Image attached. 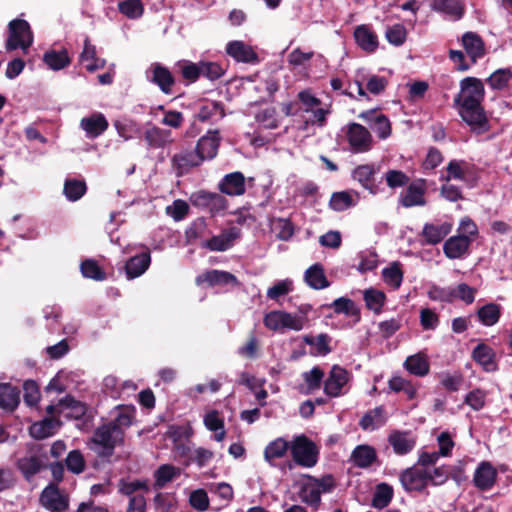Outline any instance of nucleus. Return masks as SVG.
<instances>
[{
	"mask_svg": "<svg viewBox=\"0 0 512 512\" xmlns=\"http://www.w3.org/2000/svg\"><path fill=\"white\" fill-rule=\"evenodd\" d=\"M424 194V181L421 180L420 182H413L408 185L405 193L401 195L399 203L405 208L423 206L426 204Z\"/></svg>",
	"mask_w": 512,
	"mask_h": 512,
	"instance_id": "nucleus-24",
	"label": "nucleus"
},
{
	"mask_svg": "<svg viewBox=\"0 0 512 512\" xmlns=\"http://www.w3.org/2000/svg\"><path fill=\"white\" fill-rule=\"evenodd\" d=\"M290 452L293 462L298 466L312 468L318 463L319 448L304 434L293 438Z\"/></svg>",
	"mask_w": 512,
	"mask_h": 512,
	"instance_id": "nucleus-3",
	"label": "nucleus"
},
{
	"mask_svg": "<svg viewBox=\"0 0 512 512\" xmlns=\"http://www.w3.org/2000/svg\"><path fill=\"white\" fill-rule=\"evenodd\" d=\"M405 369L412 375L423 377L429 373L430 365L422 353L408 356L404 362Z\"/></svg>",
	"mask_w": 512,
	"mask_h": 512,
	"instance_id": "nucleus-38",
	"label": "nucleus"
},
{
	"mask_svg": "<svg viewBox=\"0 0 512 512\" xmlns=\"http://www.w3.org/2000/svg\"><path fill=\"white\" fill-rule=\"evenodd\" d=\"M347 370L334 365L329 373L328 378L324 381V392L330 397H338L342 388L348 381Z\"/></svg>",
	"mask_w": 512,
	"mask_h": 512,
	"instance_id": "nucleus-16",
	"label": "nucleus"
},
{
	"mask_svg": "<svg viewBox=\"0 0 512 512\" xmlns=\"http://www.w3.org/2000/svg\"><path fill=\"white\" fill-rule=\"evenodd\" d=\"M149 490L148 480L135 479L133 481H127L125 479H120L118 483L119 493L128 496L129 498L138 495V491L148 493Z\"/></svg>",
	"mask_w": 512,
	"mask_h": 512,
	"instance_id": "nucleus-42",
	"label": "nucleus"
},
{
	"mask_svg": "<svg viewBox=\"0 0 512 512\" xmlns=\"http://www.w3.org/2000/svg\"><path fill=\"white\" fill-rule=\"evenodd\" d=\"M475 293L476 289L470 287L466 283H460L454 289L449 291V296L452 298H458L466 304H472L475 300Z\"/></svg>",
	"mask_w": 512,
	"mask_h": 512,
	"instance_id": "nucleus-59",
	"label": "nucleus"
},
{
	"mask_svg": "<svg viewBox=\"0 0 512 512\" xmlns=\"http://www.w3.org/2000/svg\"><path fill=\"white\" fill-rule=\"evenodd\" d=\"M484 98V84L476 77L462 79L460 92L454 98L460 117L472 131L477 133L489 130V121L482 105Z\"/></svg>",
	"mask_w": 512,
	"mask_h": 512,
	"instance_id": "nucleus-2",
	"label": "nucleus"
},
{
	"mask_svg": "<svg viewBox=\"0 0 512 512\" xmlns=\"http://www.w3.org/2000/svg\"><path fill=\"white\" fill-rule=\"evenodd\" d=\"M16 468L20 471L23 478L30 482L41 471L47 469L48 458L43 455H26L16 460Z\"/></svg>",
	"mask_w": 512,
	"mask_h": 512,
	"instance_id": "nucleus-8",
	"label": "nucleus"
},
{
	"mask_svg": "<svg viewBox=\"0 0 512 512\" xmlns=\"http://www.w3.org/2000/svg\"><path fill=\"white\" fill-rule=\"evenodd\" d=\"M172 167L177 176L188 173L192 168L200 166L203 161L196 151H184L175 154L171 159Z\"/></svg>",
	"mask_w": 512,
	"mask_h": 512,
	"instance_id": "nucleus-20",
	"label": "nucleus"
},
{
	"mask_svg": "<svg viewBox=\"0 0 512 512\" xmlns=\"http://www.w3.org/2000/svg\"><path fill=\"white\" fill-rule=\"evenodd\" d=\"M24 402L27 406L34 407L40 401V390L36 381L26 380L23 384Z\"/></svg>",
	"mask_w": 512,
	"mask_h": 512,
	"instance_id": "nucleus-56",
	"label": "nucleus"
},
{
	"mask_svg": "<svg viewBox=\"0 0 512 512\" xmlns=\"http://www.w3.org/2000/svg\"><path fill=\"white\" fill-rule=\"evenodd\" d=\"M462 45L472 64H475L486 54L485 43L482 37L476 32L469 31L464 33L462 36Z\"/></svg>",
	"mask_w": 512,
	"mask_h": 512,
	"instance_id": "nucleus-19",
	"label": "nucleus"
},
{
	"mask_svg": "<svg viewBox=\"0 0 512 512\" xmlns=\"http://www.w3.org/2000/svg\"><path fill=\"white\" fill-rule=\"evenodd\" d=\"M87 186L84 180L67 179L64 183V194L70 201L79 200L86 192Z\"/></svg>",
	"mask_w": 512,
	"mask_h": 512,
	"instance_id": "nucleus-50",
	"label": "nucleus"
},
{
	"mask_svg": "<svg viewBox=\"0 0 512 512\" xmlns=\"http://www.w3.org/2000/svg\"><path fill=\"white\" fill-rule=\"evenodd\" d=\"M221 142L218 129L209 130L202 136L195 147V151L202 158V161L211 160L216 157Z\"/></svg>",
	"mask_w": 512,
	"mask_h": 512,
	"instance_id": "nucleus-11",
	"label": "nucleus"
},
{
	"mask_svg": "<svg viewBox=\"0 0 512 512\" xmlns=\"http://www.w3.org/2000/svg\"><path fill=\"white\" fill-rule=\"evenodd\" d=\"M303 378L308 389L307 393H310L321 387L324 371L319 366H315L310 371L304 372Z\"/></svg>",
	"mask_w": 512,
	"mask_h": 512,
	"instance_id": "nucleus-54",
	"label": "nucleus"
},
{
	"mask_svg": "<svg viewBox=\"0 0 512 512\" xmlns=\"http://www.w3.org/2000/svg\"><path fill=\"white\" fill-rule=\"evenodd\" d=\"M149 72L151 73L149 80L153 84L157 85L164 94H172V88L175 85V77L167 67L156 62L151 64Z\"/></svg>",
	"mask_w": 512,
	"mask_h": 512,
	"instance_id": "nucleus-12",
	"label": "nucleus"
},
{
	"mask_svg": "<svg viewBox=\"0 0 512 512\" xmlns=\"http://www.w3.org/2000/svg\"><path fill=\"white\" fill-rule=\"evenodd\" d=\"M511 78V70L509 68H502L494 71L486 79V83L494 90H503L508 86Z\"/></svg>",
	"mask_w": 512,
	"mask_h": 512,
	"instance_id": "nucleus-49",
	"label": "nucleus"
},
{
	"mask_svg": "<svg viewBox=\"0 0 512 512\" xmlns=\"http://www.w3.org/2000/svg\"><path fill=\"white\" fill-rule=\"evenodd\" d=\"M44 63L52 70H61L71 63V58L66 49L60 51L49 50L43 56Z\"/></svg>",
	"mask_w": 512,
	"mask_h": 512,
	"instance_id": "nucleus-39",
	"label": "nucleus"
},
{
	"mask_svg": "<svg viewBox=\"0 0 512 512\" xmlns=\"http://www.w3.org/2000/svg\"><path fill=\"white\" fill-rule=\"evenodd\" d=\"M61 422L55 418H44L30 427V435L37 440H42L55 434L56 428Z\"/></svg>",
	"mask_w": 512,
	"mask_h": 512,
	"instance_id": "nucleus-37",
	"label": "nucleus"
},
{
	"mask_svg": "<svg viewBox=\"0 0 512 512\" xmlns=\"http://www.w3.org/2000/svg\"><path fill=\"white\" fill-rule=\"evenodd\" d=\"M218 188L223 194L241 196L246 191L245 176L239 171L226 174L220 181Z\"/></svg>",
	"mask_w": 512,
	"mask_h": 512,
	"instance_id": "nucleus-21",
	"label": "nucleus"
},
{
	"mask_svg": "<svg viewBox=\"0 0 512 512\" xmlns=\"http://www.w3.org/2000/svg\"><path fill=\"white\" fill-rule=\"evenodd\" d=\"M291 450V442L282 437H278L269 442L264 449V459L271 465L275 466L274 461L286 456L287 452Z\"/></svg>",
	"mask_w": 512,
	"mask_h": 512,
	"instance_id": "nucleus-33",
	"label": "nucleus"
},
{
	"mask_svg": "<svg viewBox=\"0 0 512 512\" xmlns=\"http://www.w3.org/2000/svg\"><path fill=\"white\" fill-rule=\"evenodd\" d=\"M304 280L308 286L315 290L325 289L330 285L324 267L320 263L313 264L305 271Z\"/></svg>",
	"mask_w": 512,
	"mask_h": 512,
	"instance_id": "nucleus-32",
	"label": "nucleus"
},
{
	"mask_svg": "<svg viewBox=\"0 0 512 512\" xmlns=\"http://www.w3.org/2000/svg\"><path fill=\"white\" fill-rule=\"evenodd\" d=\"M464 403L474 411H479L485 406L486 393L479 388L474 389L465 396Z\"/></svg>",
	"mask_w": 512,
	"mask_h": 512,
	"instance_id": "nucleus-64",
	"label": "nucleus"
},
{
	"mask_svg": "<svg viewBox=\"0 0 512 512\" xmlns=\"http://www.w3.org/2000/svg\"><path fill=\"white\" fill-rule=\"evenodd\" d=\"M144 140L150 148H164L173 142L172 132L167 129L152 126L145 130Z\"/></svg>",
	"mask_w": 512,
	"mask_h": 512,
	"instance_id": "nucleus-30",
	"label": "nucleus"
},
{
	"mask_svg": "<svg viewBox=\"0 0 512 512\" xmlns=\"http://www.w3.org/2000/svg\"><path fill=\"white\" fill-rule=\"evenodd\" d=\"M353 205L352 196L346 192H334L330 198L329 206L334 211H344Z\"/></svg>",
	"mask_w": 512,
	"mask_h": 512,
	"instance_id": "nucleus-57",
	"label": "nucleus"
},
{
	"mask_svg": "<svg viewBox=\"0 0 512 512\" xmlns=\"http://www.w3.org/2000/svg\"><path fill=\"white\" fill-rule=\"evenodd\" d=\"M9 36L6 40L7 51L21 48L26 51L33 44V32L30 24L24 19H14L8 24Z\"/></svg>",
	"mask_w": 512,
	"mask_h": 512,
	"instance_id": "nucleus-4",
	"label": "nucleus"
},
{
	"mask_svg": "<svg viewBox=\"0 0 512 512\" xmlns=\"http://www.w3.org/2000/svg\"><path fill=\"white\" fill-rule=\"evenodd\" d=\"M241 231L237 227L224 230L221 234L208 239L203 247L210 251H226L232 247L234 240L238 239Z\"/></svg>",
	"mask_w": 512,
	"mask_h": 512,
	"instance_id": "nucleus-17",
	"label": "nucleus"
},
{
	"mask_svg": "<svg viewBox=\"0 0 512 512\" xmlns=\"http://www.w3.org/2000/svg\"><path fill=\"white\" fill-rule=\"evenodd\" d=\"M151 263V255L149 251L141 252L126 261L125 273L127 279L131 280L144 274Z\"/></svg>",
	"mask_w": 512,
	"mask_h": 512,
	"instance_id": "nucleus-26",
	"label": "nucleus"
},
{
	"mask_svg": "<svg viewBox=\"0 0 512 512\" xmlns=\"http://www.w3.org/2000/svg\"><path fill=\"white\" fill-rule=\"evenodd\" d=\"M179 473V469L173 465H161L154 473V487L156 489L163 488L168 482H171L176 476H178Z\"/></svg>",
	"mask_w": 512,
	"mask_h": 512,
	"instance_id": "nucleus-45",
	"label": "nucleus"
},
{
	"mask_svg": "<svg viewBox=\"0 0 512 512\" xmlns=\"http://www.w3.org/2000/svg\"><path fill=\"white\" fill-rule=\"evenodd\" d=\"M387 418L385 416V409L383 406H378L368 410L360 419L359 426L364 431H373L385 425Z\"/></svg>",
	"mask_w": 512,
	"mask_h": 512,
	"instance_id": "nucleus-34",
	"label": "nucleus"
},
{
	"mask_svg": "<svg viewBox=\"0 0 512 512\" xmlns=\"http://www.w3.org/2000/svg\"><path fill=\"white\" fill-rule=\"evenodd\" d=\"M353 35L357 45L362 50L368 53H373L377 50L379 45L378 36L369 25L362 24L357 26Z\"/></svg>",
	"mask_w": 512,
	"mask_h": 512,
	"instance_id": "nucleus-23",
	"label": "nucleus"
},
{
	"mask_svg": "<svg viewBox=\"0 0 512 512\" xmlns=\"http://www.w3.org/2000/svg\"><path fill=\"white\" fill-rule=\"evenodd\" d=\"M58 406L70 409L72 417L75 419H81L87 411L86 404L76 400L72 395H66L64 398L60 399Z\"/></svg>",
	"mask_w": 512,
	"mask_h": 512,
	"instance_id": "nucleus-52",
	"label": "nucleus"
},
{
	"mask_svg": "<svg viewBox=\"0 0 512 512\" xmlns=\"http://www.w3.org/2000/svg\"><path fill=\"white\" fill-rule=\"evenodd\" d=\"M226 53L237 62L255 64L259 62L257 53L243 41H231L226 46Z\"/></svg>",
	"mask_w": 512,
	"mask_h": 512,
	"instance_id": "nucleus-22",
	"label": "nucleus"
},
{
	"mask_svg": "<svg viewBox=\"0 0 512 512\" xmlns=\"http://www.w3.org/2000/svg\"><path fill=\"white\" fill-rule=\"evenodd\" d=\"M300 497L310 506L318 507L321 502V490L313 482L305 483L300 489Z\"/></svg>",
	"mask_w": 512,
	"mask_h": 512,
	"instance_id": "nucleus-51",
	"label": "nucleus"
},
{
	"mask_svg": "<svg viewBox=\"0 0 512 512\" xmlns=\"http://www.w3.org/2000/svg\"><path fill=\"white\" fill-rule=\"evenodd\" d=\"M304 341L310 346H315L317 353L320 355H327L331 352L330 337L325 333L319 334L317 337L307 335L304 337Z\"/></svg>",
	"mask_w": 512,
	"mask_h": 512,
	"instance_id": "nucleus-60",
	"label": "nucleus"
},
{
	"mask_svg": "<svg viewBox=\"0 0 512 512\" xmlns=\"http://www.w3.org/2000/svg\"><path fill=\"white\" fill-rule=\"evenodd\" d=\"M394 495L393 487L387 483H380L376 486L373 498L372 507L376 509L386 508L392 501Z\"/></svg>",
	"mask_w": 512,
	"mask_h": 512,
	"instance_id": "nucleus-40",
	"label": "nucleus"
},
{
	"mask_svg": "<svg viewBox=\"0 0 512 512\" xmlns=\"http://www.w3.org/2000/svg\"><path fill=\"white\" fill-rule=\"evenodd\" d=\"M224 105L218 101H212L202 105L197 114L196 118L201 122L214 123L225 117Z\"/></svg>",
	"mask_w": 512,
	"mask_h": 512,
	"instance_id": "nucleus-35",
	"label": "nucleus"
},
{
	"mask_svg": "<svg viewBox=\"0 0 512 512\" xmlns=\"http://www.w3.org/2000/svg\"><path fill=\"white\" fill-rule=\"evenodd\" d=\"M407 36L406 28L402 24H394L386 30L387 41L395 46L402 45Z\"/></svg>",
	"mask_w": 512,
	"mask_h": 512,
	"instance_id": "nucleus-63",
	"label": "nucleus"
},
{
	"mask_svg": "<svg viewBox=\"0 0 512 512\" xmlns=\"http://www.w3.org/2000/svg\"><path fill=\"white\" fill-rule=\"evenodd\" d=\"M501 316L500 306L495 303H488L477 311L479 321L485 326L496 324Z\"/></svg>",
	"mask_w": 512,
	"mask_h": 512,
	"instance_id": "nucleus-43",
	"label": "nucleus"
},
{
	"mask_svg": "<svg viewBox=\"0 0 512 512\" xmlns=\"http://www.w3.org/2000/svg\"><path fill=\"white\" fill-rule=\"evenodd\" d=\"M119 11L128 18L136 19L142 16L144 6L141 0H124L118 4Z\"/></svg>",
	"mask_w": 512,
	"mask_h": 512,
	"instance_id": "nucleus-53",
	"label": "nucleus"
},
{
	"mask_svg": "<svg viewBox=\"0 0 512 512\" xmlns=\"http://www.w3.org/2000/svg\"><path fill=\"white\" fill-rule=\"evenodd\" d=\"M80 62L85 63V68L89 72H95L106 66V60L97 57L96 46L93 45L88 36L84 39L83 50L80 54Z\"/></svg>",
	"mask_w": 512,
	"mask_h": 512,
	"instance_id": "nucleus-25",
	"label": "nucleus"
},
{
	"mask_svg": "<svg viewBox=\"0 0 512 512\" xmlns=\"http://www.w3.org/2000/svg\"><path fill=\"white\" fill-rule=\"evenodd\" d=\"M67 469L74 473L80 474L85 470V459L80 450H72L65 459Z\"/></svg>",
	"mask_w": 512,
	"mask_h": 512,
	"instance_id": "nucleus-58",
	"label": "nucleus"
},
{
	"mask_svg": "<svg viewBox=\"0 0 512 512\" xmlns=\"http://www.w3.org/2000/svg\"><path fill=\"white\" fill-rule=\"evenodd\" d=\"M39 502L49 512H67L69 497L63 493L59 486L49 483L41 492Z\"/></svg>",
	"mask_w": 512,
	"mask_h": 512,
	"instance_id": "nucleus-6",
	"label": "nucleus"
},
{
	"mask_svg": "<svg viewBox=\"0 0 512 512\" xmlns=\"http://www.w3.org/2000/svg\"><path fill=\"white\" fill-rule=\"evenodd\" d=\"M472 239L460 234L448 238L443 245V252L449 259H459L468 253Z\"/></svg>",
	"mask_w": 512,
	"mask_h": 512,
	"instance_id": "nucleus-18",
	"label": "nucleus"
},
{
	"mask_svg": "<svg viewBox=\"0 0 512 512\" xmlns=\"http://www.w3.org/2000/svg\"><path fill=\"white\" fill-rule=\"evenodd\" d=\"M382 277L386 284L393 289H398L403 281V272L399 262H393L389 267L382 271Z\"/></svg>",
	"mask_w": 512,
	"mask_h": 512,
	"instance_id": "nucleus-48",
	"label": "nucleus"
},
{
	"mask_svg": "<svg viewBox=\"0 0 512 512\" xmlns=\"http://www.w3.org/2000/svg\"><path fill=\"white\" fill-rule=\"evenodd\" d=\"M331 307H333L334 312L337 314H345L347 316L355 317L356 322L360 321V310L355 305L354 301L349 298H337L333 301Z\"/></svg>",
	"mask_w": 512,
	"mask_h": 512,
	"instance_id": "nucleus-44",
	"label": "nucleus"
},
{
	"mask_svg": "<svg viewBox=\"0 0 512 512\" xmlns=\"http://www.w3.org/2000/svg\"><path fill=\"white\" fill-rule=\"evenodd\" d=\"M115 409L118 411L116 417L96 427L88 440L89 448L102 459L111 458L116 447L125 445L126 430L135 421L133 405H118Z\"/></svg>",
	"mask_w": 512,
	"mask_h": 512,
	"instance_id": "nucleus-1",
	"label": "nucleus"
},
{
	"mask_svg": "<svg viewBox=\"0 0 512 512\" xmlns=\"http://www.w3.org/2000/svg\"><path fill=\"white\" fill-rule=\"evenodd\" d=\"M189 503L198 512L207 511L209 508L208 494L204 489H197L191 492Z\"/></svg>",
	"mask_w": 512,
	"mask_h": 512,
	"instance_id": "nucleus-61",
	"label": "nucleus"
},
{
	"mask_svg": "<svg viewBox=\"0 0 512 512\" xmlns=\"http://www.w3.org/2000/svg\"><path fill=\"white\" fill-rule=\"evenodd\" d=\"M497 470L488 461L481 462L475 470L473 483L481 491L490 490L496 483Z\"/></svg>",
	"mask_w": 512,
	"mask_h": 512,
	"instance_id": "nucleus-15",
	"label": "nucleus"
},
{
	"mask_svg": "<svg viewBox=\"0 0 512 512\" xmlns=\"http://www.w3.org/2000/svg\"><path fill=\"white\" fill-rule=\"evenodd\" d=\"M204 283L210 287L224 286L229 284L232 286H239L240 284L234 274L216 269L205 271L196 277L197 285H202Z\"/></svg>",
	"mask_w": 512,
	"mask_h": 512,
	"instance_id": "nucleus-13",
	"label": "nucleus"
},
{
	"mask_svg": "<svg viewBox=\"0 0 512 512\" xmlns=\"http://www.w3.org/2000/svg\"><path fill=\"white\" fill-rule=\"evenodd\" d=\"M363 299L367 309L373 311L375 314H379L386 302V295L383 291L369 288L364 291Z\"/></svg>",
	"mask_w": 512,
	"mask_h": 512,
	"instance_id": "nucleus-41",
	"label": "nucleus"
},
{
	"mask_svg": "<svg viewBox=\"0 0 512 512\" xmlns=\"http://www.w3.org/2000/svg\"><path fill=\"white\" fill-rule=\"evenodd\" d=\"M428 471L416 467L407 468L400 474V482L407 492H423L428 485Z\"/></svg>",
	"mask_w": 512,
	"mask_h": 512,
	"instance_id": "nucleus-10",
	"label": "nucleus"
},
{
	"mask_svg": "<svg viewBox=\"0 0 512 512\" xmlns=\"http://www.w3.org/2000/svg\"><path fill=\"white\" fill-rule=\"evenodd\" d=\"M274 229L278 239L288 241L294 234L293 223L289 219L278 218L274 222Z\"/></svg>",
	"mask_w": 512,
	"mask_h": 512,
	"instance_id": "nucleus-62",
	"label": "nucleus"
},
{
	"mask_svg": "<svg viewBox=\"0 0 512 512\" xmlns=\"http://www.w3.org/2000/svg\"><path fill=\"white\" fill-rule=\"evenodd\" d=\"M20 403V390L11 383H0V408L14 411Z\"/></svg>",
	"mask_w": 512,
	"mask_h": 512,
	"instance_id": "nucleus-31",
	"label": "nucleus"
},
{
	"mask_svg": "<svg viewBox=\"0 0 512 512\" xmlns=\"http://www.w3.org/2000/svg\"><path fill=\"white\" fill-rule=\"evenodd\" d=\"M379 171V166L375 164H362L358 165L353 170V178L369 193L376 195L380 191L379 185L382 180L377 181L376 174Z\"/></svg>",
	"mask_w": 512,
	"mask_h": 512,
	"instance_id": "nucleus-9",
	"label": "nucleus"
},
{
	"mask_svg": "<svg viewBox=\"0 0 512 512\" xmlns=\"http://www.w3.org/2000/svg\"><path fill=\"white\" fill-rule=\"evenodd\" d=\"M347 141L355 153L367 152L372 148V135L367 128L358 123H350L346 131Z\"/></svg>",
	"mask_w": 512,
	"mask_h": 512,
	"instance_id": "nucleus-7",
	"label": "nucleus"
},
{
	"mask_svg": "<svg viewBox=\"0 0 512 512\" xmlns=\"http://www.w3.org/2000/svg\"><path fill=\"white\" fill-rule=\"evenodd\" d=\"M452 230V224L444 222L441 224L426 223L422 230L424 242L428 245L440 243Z\"/></svg>",
	"mask_w": 512,
	"mask_h": 512,
	"instance_id": "nucleus-28",
	"label": "nucleus"
},
{
	"mask_svg": "<svg viewBox=\"0 0 512 512\" xmlns=\"http://www.w3.org/2000/svg\"><path fill=\"white\" fill-rule=\"evenodd\" d=\"M177 66L186 84L195 83L201 76L200 62L194 63L192 61L183 60L178 62Z\"/></svg>",
	"mask_w": 512,
	"mask_h": 512,
	"instance_id": "nucleus-47",
	"label": "nucleus"
},
{
	"mask_svg": "<svg viewBox=\"0 0 512 512\" xmlns=\"http://www.w3.org/2000/svg\"><path fill=\"white\" fill-rule=\"evenodd\" d=\"M191 202L195 207L208 211L211 216L223 213L228 207V201L223 195L204 190L193 193Z\"/></svg>",
	"mask_w": 512,
	"mask_h": 512,
	"instance_id": "nucleus-5",
	"label": "nucleus"
},
{
	"mask_svg": "<svg viewBox=\"0 0 512 512\" xmlns=\"http://www.w3.org/2000/svg\"><path fill=\"white\" fill-rule=\"evenodd\" d=\"M80 126L89 138H96L107 130L109 124L102 113H94L81 119Z\"/></svg>",
	"mask_w": 512,
	"mask_h": 512,
	"instance_id": "nucleus-29",
	"label": "nucleus"
},
{
	"mask_svg": "<svg viewBox=\"0 0 512 512\" xmlns=\"http://www.w3.org/2000/svg\"><path fill=\"white\" fill-rule=\"evenodd\" d=\"M388 442L393 447L397 455H406L411 452L415 445L416 440L410 436L408 431L395 430L388 436Z\"/></svg>",
	"mask_w": 512,
	"mask_h": 512,
	"instance_id": "nucleus-27",
	"label": "nucleus"
},
{
	"mask_svg": "<svg viewBox=\"0 0 512 512\" xmlns=\"http://www.w3.org/2000/svg\"><path fill=\"white\" fill-rule=\"evenodd\" d=\"M351 460L356 467L368 468L377 460L375 448L370 445H358L351 454Z\"/></svg>",
	"mask_w": 512,
	"mask_h": 512,
	"instance_id": "nucleus-36",
	"label": "nucleus"
},
{
	"mask_svg": "<svg viewBox=\"0 0 512 512\" xmlns=\"http://www.w3.org/2000/svg\"><path fill=\"white\" fill-rule=\"evenodd\" d=\"M80 270L85 278L95 281H104L106 279L105 271L100 267L94 259H85L80 264Z\"/></svg>",
	"mask_w": 512,
	"mask_h": 512,
	"instance_id": "nucleus-46",
	"label": "nucleus"
},
{
	"mask_svg": "<svg viewBox=\"0 0 512 512\" xmlns=\"http://www.w3.org/2000/svg\"><path fill=\"white\" fill-rule=\"evenodd\" d=\"M200 72L201 76L215 81L224 75L225 69L217 62L200 61Z\"/></svg>",
	"mask_w": 512,
	"mask_h": 512,
	"instance_id": "nucleus-55",
	"label": "nucleus"
},
{
	"mask_svg": "<svg viewBox=\"0 0 512 512\" xmlns=\"http://www.w3.org/2000/svg\"><path fill=\"white\" fill-rule=\"evenodd\" d=\"M471 358L485 372H495L498 370L496 352L489 345L481 342L472 351Z\"/></svg>",
	"mask_w": 512,
	"mask_h": 512,
	"instance_id": "nucleus-14",
	"label": "nucleus"
}]
</instances>
